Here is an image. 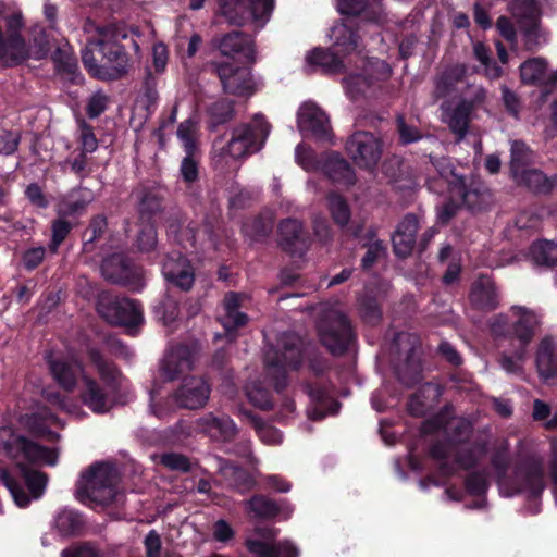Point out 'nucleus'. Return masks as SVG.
I'll return each instance as SVG.
<instances>
[{"label": "nucleus", "instance_id": "nucleus-3", "mask_svg": "<svg viewBox=\"0 0 557 557\" xmlns=\"http://www.w3.org/2000/svg\"><path fill=\"white\" fill-rule=\"evenodd\" d=\"M24 16L20 8L0 1V62L4 65L18 64L27 59L41 60L51 49L49 34L35 27L26 41Z\"/></svg>", "mask_w": 557, "mask_h": 557}, {"label": "nucleus", "instance_id": "nucleus-6", "mask_svg": "<svg viewBox=\"0 0 557 557\" xmlns=\"http://www.w3.org/2000/svg\"><path fill=\"white\" fill-rule=\"evenodd\" d=\"M541 324L539 314L523 306H512L507 312L496 314L488 321V331L495 341L516 339L518 345L529 347Z\"/></svg>", "mask_w": 557, "mask_h": 557}, {"label": "nucleus", "instance_id": "nucleus-31", "mask_svg": "<svg viewBox=\"0 0 557 557\" xmlns=\"http://www.w3.org/2000/svg\"><path fill=\"white\" fill-rule=\"evenodd\" d=\"M198 424L202 432L219 441H228L237 433L236 424L226 416L216 417L209 413L201 418Z\"/></svg>", "mask_w": 557, "mask_h": 557}, {"label": "nucleus", "instance_id": "nucleus-50", "mask_svg": "<svg viewBox=\"0 0 557 557\" xmlns=\"http://www.w3.org/2000/svg\"><path fill=\"white\" fill-rule=\"evenodd\" d=\"M246 394L252 405L260 409H269L271 399L267 389L256 383H249L246 386Z\"/></svg>", "mask_w": 557, "mask_h": 557}, {"label": "nucleus", "instance_id": "nucleus-45", "mask_svg": "<svg viewBox=\"0 0 557 557\" xmlns=\"http://www.w3.org/2000/svg\"><path fill=\"white\" fill-rule=\"evenodd\" d=\"M329 209L334 221L339 225H346L350 219V210L345 199L336 194L329 195Z\"/></svg>", "mask_w": 557, "mask_h": 557}, {"label": "nucleus", "instance_id": "nucleus-48", "mask_svg": "<svg viewBox=\"0 0 557 557\" xmlns=\"http://www.w3.org/2000/svg\"><path fill=\"white\" fill-rule=\"evenodd\" d=\"M89 202V196H85L83 191L76 190L71 193L59 206L62 214H74L82 211Z\"/></svg>", "mask_w": 557, "mask_h": 557}, {"label": "nucleus", "instance_id": "nucleus-5", "mask_svg": "<svg viewBox=\"0 0 557 557\" xmlns=\"http://www.w3.org/2000/svg\"><path fill=\"white\" fill-rule=\"evenodd\" d=\"M121 493L120 473L114 463L95 462L82 472L75 496L92 508L106 507L115 502Z\"/></svg>", "mask_w": 557, "mask_h": 557}, {"label": "nucleus", "instance_id": "nucleus-1", "mask_svg": "<svg viewBox=\"0 0 557 557\" xmlns=\"http://www.w3.org/2000/svg\"><path fill=\"white\" fill-rule=\"evenodd\" d=\"M87 354L96 367L99 380L85 374L72 354L66 358L50 359V370L57 382L67 391L74 389L78 377H81L79 398L82 404L95 413H106L120 401L119 392L123 377L119 370L104 360L96 348H88Z\"/></svg>", "mask_w": 557, "mask_h": 557}, {"label": "nucleus", "instance_id": "nucleus-43", "mask_svg": "<svg viewBox=\"0 0 557 557\" xmlns=\"http://www.w3.org/2000/svg\"><path fill=\"white\" fill-rule=\"evenodd\" d=\"M280 234L282 237V245L285 249L295 252L294 246L302 244L300 240L301 224L294 219H287L280 224Z\"/></svg>", "mask_w": 557, "mask_h": 557}, {"label": "nucleus", "instance_id": "nucleus-30", "mask_svg": "<svg viewBox=\"0 0 557 557\" xmlns=\"http://www.w3.org/2000/svg\"><path fill=\"white\" fill-rule=\"evenodd\" d=\"M518 486L512 492H506V495L511 496L516 493H524L529 497H537L544 491V475L540 468H531L528 470H520L516 474ZM500 491L505 493L504 483H500Z\"/></svg>", "mask_w": 557, "mask_h": 557}, {"label": "nucleus", "instance_id": "nucleus-46", "mask_svg": "<svg viewBox=\"0 0 557 557\" xmlns=\"http://www.w3.org/2000/svg\"><path fill=\"white\" fill-rule=\"evenodd\" d=\"M474 55L484 66L485 75L491 78H498L502 75V69L496 65L490 58L488 49L481 42H476L473 47Z\"/></svg>", "mask_w": 557, "mask_h": 557}, {"label": "nucleus", "instance_id": "nucleus-55", "mask_svg": "<svg viewBox=\"0 0 557 557\" xmlns=\"http://www.w3.org/2000/svg\"><path fill=\"white\" fill-rule=\"evenodd\" d=\"M61 557H100L99 550L90 544L73 545L61 553Z\"/></svg>", "mask_w": 557, "mask_h": 557}, {"label": "nucleus", "instance_id": "nucleus-21", "mask_svg": "<svg viewBox=\"0 0 557 557\" xmlns=\"http://www.w3.org/2000/svg\"><path fill=\"white\" fill-rule=\"evenodd\" d=\"M306 63L308 66L320 69L322 72L329 74L347 73L349 69L355 66L332 47L329 49L314 48L308 51L306 54Z\"/></svg>", "mask_w": 557, "mask_h": 557}, {"label": "nucleus", "instance_id": "nucleus-34", "mask_svg": "<svg viewBox=\"0 0 557 557\" xmlns=\"http://www.w3.org/2000/svg\"><path fill=\"white\" fill-rule=\"evenodd\" d=\"M101 272L107 280L125 285L131 283L133 274L131 265L121 255H113L104 259L101 265Z\"/></svg>", "mask_w": 557, "mask_h": 557}, {"label": "nucleus", "instance_id": "nucleus-52", "mask_svg": "<svg viewBox=\"0 0 557 557\" xmlns=\"http://www.w3.org/2000/svg\"><path fill=\"white\" fill-rule=\"evenodd\" d=\"M160 463L170 470L187 471L190 467L188 459L181 454H163L160 456Z\"/></svg>", "mask_w": 557, "mask_h": 557}, {"label": "nucleus", "instance_id": "nucleus-58", "mask_svg": "<svg viewBox=\"0 0 557 557\" xmlns=\"http://www.w3.org/2000/svg\"><path fill=\"white\" fill-rule=\"evenodd\" d=\"M232 113L233 108L228 100L216 102L210 108V114L216 124L228 120L232 116Z\"/></svg>", "mask_w": 557, "mask_h": 557}, {"label": "nucleus", "instance_id": "nucleus-56", "mask_svg": "<svg viewBox=\"0 0 557 557\" xmlns=\"http://www.w3.org/2000/svg\"><path fill=\"white\" fill-rule=\"evenodd\" d=\"M466 69L462 65H457L453 69H450L448 72H446L438 81H437V90L441 94H444L448 86L451 84L453 81H460L461 77L465 75Z\"/></svg>", "mask_w": 557, "mask_h": 557}, {"label": "nucleus", "instance_id": "nucleus-64", "mask_svg": "<svg viewBox=\"0 0 557 557\" xmlns=\"http://www.w3.org/2000/svg\"><path fill=\"white\" fill-rule=\"evenodd\" d=\"M496 28L502 37L507 41L513 44L516 41V29L512 22L506 17L500 16L496 22Z\"/></svg>", "mask_w": 557, "mask_h": 557}, {"label": "nucleus", "instance_id": "nucleus-9", "mask_svg": "<svg viewBox=\"0 0 557 557\" xmlns=\"http://www.w3.org/2000/svg\"><path fill=\"white\" fill-rule=\"evenodd\" d=\"M431 162L440 176L448 184L450 197L456 198L459 203L471 210H481L491 202V193L481 183H472L467 187L463 177L455 174L446 158L434 159L431 157Z\"/></svg>", "mask_w": 557, "mask_h": 557}, {"label": "nucleus", "instance_id": "nucleus-54", "mask_svg": "<svg viewBox=\"0 0 557 557\" xmlns=\"http://www.w3.org/2000/svg\"><path fill=\"white\" fill-rule=\"evenodd\" d=\"M469 494L482 496L487 490V480L483 473H473L466 481Z\"/></svg>", "mask_w": 557, "mask_h": 557}, {"label": "nucleus", "instance_id": "nucleus-36", "mask_svg": "<svg viewBox=\"0 0 557 557\" xmlns=\"http://www.w3.org/2000/svg\"><path fill=\"white\" fill-rule=\"evenodd\" d=\"M529 357L527 346L518 345L512 351H504L498 359L500 368L509 374H522Z\"/></svg>", "mask_w": 557, "mask_h": 557}, {"label": "nucleus", "instance_id": "nucleus-49", "mask_svg": "<svg viewBox=\"0 0 557 557\" xmlns=\"http://www.w3.org/2000/svg\"><path fill=\"white\" fill-rule=\"evenodd\" d=\"M154 312L158 319H160L164 325H170L178 317V307L175 300L166 297L158 306H156Z\"/></svg>", "mask_w": 557, "mask_h": 557}, {"label": "nucleus", "instance_id": "nucleus-44", "mask_svg": "<svg viewBox=\"0 0 557 557\" xmlns=\"http://www.w3.org/2000/svg\"><path fill=\"white\" fill-rule=\"evenodd\" d=\"M513 177L519 184H523L535 191H546L549 189V183L541 171L527 168L521 173L513 175Z\"/></svg>", "mask_w": 557, "mask_h": 557}, {"label": "nucleus", "instance_id": "nucleus-10", "mask_svg": "<svg viewBox=\"0 0 557 557\" xmlns=\"http://www.w3.org/2000/svg\"><path fill=\"white\" fill-rule=\"evenodd\" d=\"M274 0H218L216 14L228 24L242 26L249 22L258 27L269 21Z\"/></svg>", "mask_w": 557, "mask_h": 557}, {"label": "nucleus", "instance_id": "nucleus-51", "mask_svg": "<svg viewBox=\"0 0 557 557\" xmlns=\"http://www.w3.org/2000/svg\"><path fill=\"white\" fill-rule=\"evenodd\" d=\"M397 129L403 144H411L419 140L422 135L414 125L408 124L403 116L397 119Z\"/></svg>", "mask_w": 557, "mask_h": 557}, {"label": "nucleus", "instance_id": "nucleus-29", "mask_svg": "<svg viewBox=\"0 0 557 557\" xmlns=\"http://www.w3.org/2000/svg\"><path fill=\"white\" fill-rule=\"evenodd\" d=\"M216 47L223 55H242L246 60L253 59V46L249 37L240 32H232L216 40Z\"/></svg>", "mask_w": 557, "mask_h": 557}, {"label": "nucleus", "instance_id": "nucleus-47", "mask_svg": "<svg viewBox=\"0 0 557 557\" xmlns=\"http://www.w3.org/2000/svg\"><path fill=\"white\" fill-rule=\"evenodd\" d=\"M343 85L346 94L350 98H356L370 87L371 82L368 77H364L361 74L350 73L343 78Z\"/></svg>", "mask_w": 557, "mask_h": 557}, {"label": "nucleus", "instance_id": "nucleus-22", "mask_svg": "<svg viewBox=\"0 0 557 557\" xmlns=\"http://www.w3.org/2000/svg\"><path fill=\"white\" fill-rule=\"evenodd\" d=\"M483 453V447L475 446L473 448H469L466 446L457 447L453 444H437L432 448V455L436 459H445L446 461L441 466V470L445 474H449L451 470L447 468V463L450 458H454L455 461L461 468H469L475 463L479 456Z\"/></svg>", "mask_w": 557, "mask_h": 557}, {"label": "nucleus", "instance_id": "nucleus-39", "mask_svg": "<svg viewBox=\"0 0 557 557\" xmlns=\"http://www.w3.org/2000/svg\"><path fill=\"white\" fill-rule=\"evenodd\" d=\"M83 524L78 512L70 509L60 510L54 518V527L62 535L74 534Z\"/></svg>", "mask_w": 557, "mask_h": 557}, {"label": "nucleus", "instance_id": "nucleus-7", "mask_svg": "<svg viewBox=\"0 0 557 557\" xmlns=\"http://www.w3.org/2000/svg\"><path fill=\"white\" fill-rule=\"evenodd\" d=\"M329 39L332 48L339 52L355 66L358 62L364 64V74L375 78L376 81L386 79L392 70L389 65L381 60L364 61L358 34L347 24H335L329 33Z\"/></svg>", "mask_w": 557, "mask_h": 557}, {"label": "nucleus", "instance_id": "nucleus-2", "mask_svg": "<svg viewBox=\"0 0 557 557\" xmlns=\"http://www.w3.org/2000/svg\"><path fill=\"white\" fill-rule=\"evenodd\" d=\"M0 451L15 461L23 484L27 488L25 491L5 469L0 468V480L9 490L14 503L24 508L30 502L39 499L45 493L48 478L40 471L29 469L26 462L54 466L58 462V451L26 440L8 426L0 428Z\"/></svg>", "mask_w": 557, "mask_h": 557}, {"label": "nucleus", "instance_id": "nucleus-17", "mask_svg": "<svg viewBox=\"0 0 557 557\" xmlns=\"http://www.w3.org/2000/svg\"><path fill=\"white\" fill-rule=\"evenodd\" d=\"M297 126L304 136L326 138L331 126L325 112L314 102H304L297 112Z\"/></svg>", "mask_w": 557, "mask_h": 557}, {"label": "nucleus", "instance_id": "nucleus-4", "mask_svg": "<svg viewBox=\"0 0 557 557\" xmlns=\"http://www.w3.org/2000/svg\"><path fill=\"white\" fill-rule=\"evenodd\" d=\"M85 32L90 34L82 59L87 71L96 78L119 79L129 69V62L123 48L119 45L115 34L110 28H100L87 23Z\"/></svg>", "mask_w": 557, "mask_h": 557}, {"label": "nucleus", "instance_id": "nucleus-42", "mask_svg": "<svg viewBox=\"0 0 557 557\" xmlns=\"http://www.w3.org/2000/svg\"><path fill=\"white\" fill-rule=\"evenodd\" d=\"M243 414L245 418L251 423V425L256 429V432L259 438L268 445H276L282 442L281 432L265 423H262L257 417L251 414L250 412L244 411Z\"/></svg>", "mask_w": 557, "mask_h": 557}, {"label": "nucleus", "instance_id": "nucleus-57", "mask_svg": "<svg viewBox=\"0 0 557 557\" xmlns=\"http://www.w3.org/2000/svg\"><path fill=\"white\" fill-rule=\"evenodd\" d=\"M71 230L69 222L64 220H57L52 225V243L50 248L52 251H57L60 244L64 240Z\"/></svg>", "mask_w": 557, "mask_h": 557}, {"label": "nucleus", "instance_id": "nucleus-33", "mask_svg": "<svg viewBox=\"0 0 557 557\" xmlns=\"http://www.w3.org/2000/svg\"><path fill=\"white\" fill-rule=\"evenodd\" d=\"M471 302L480 309H494L498 306V296L493 281L487 276L480 277L470 294Z\"/></svg>", "mask_w": 557, "mask_h": 557}, {"label": "nucleus", "instance_id": "nucleus-24", "mask_svg": "<svg viewBox=\"0 0 557 557\" xmlns=\"http://www.w3.org/2000/svg\"><path fill=\"white\" fill-rule=\"evenodd\" d=\"M474 98L471 101L465 100L454 110H445L443 114L444 121L449 125L450 129L462 137L468 128L469 112L472 104L480 103L485 99V90L480 87H473Z\"/></svg>", "mask_w": 557, "mask_h": 557}, {"label": "nucleus", "instance_id": "nucleus-32", "mask_svg": "<svg viewBox=\"0 0 557 557\" xmlns=\"http://www.w3.org/2000/svg\"><path fill=\"white\" fill-rule=\"evenodd\" d=\"M248 297L245 294L228 293L223 301L224 315L221 318V322L230 335L231 330L239 327L246 324L248 318L245 313L238 311V308L243 306L244 301Z\"/></svg>", "mask_w": 557, "mask_h": 557}, {"label": "nucleus", "instance_id": "nucleus-37", "mask_svg": "<svg viewBox=\"0 0 557 557\" xmlns=\"http://www.w3.org/2000/svg\"><path fill=\"white\" fill-rule=\"evenodd\" d=\"M219 469L223 478L232 485L249 488L253 483L252 473L228 461H220Z\"/></svg>", "mask_w": 557, "mask_h": 557}, {"label": "nucleus", "instance_id": "nucleus-25", "mask_svg": "<svg viewBox=\"0 0 557 557\" xmlns=\"http://www.w3.org/2000/svg\"><path fill=\"white\" fill-rule=\"evenodd\" d=\"M196 124L191 120L183 122L177 128V137L182 141L185 149L186 157L182 161L181 173L186 182H194L198 175L197 163L193 159L196 145L194 141V134Z\"/></svg>", "mask_w": 557, "mask_h": 557}, {"label": "nucleus", "instance_id": "nucleus-27", "mask_svg": "<svg viewBox=\"0 0 557 557\" xmlns=\"http://www.w3.org/2000/svg\"><path fill=\"white\" fill-rule=\"evenodd\" d=\"M535 364L543 381L557 377V343L553 337L545 336L539 343Z\"/></svg>", "mask_w": 557, "mask_h": 557}, {"label": "nucleus", "instance_id": "nucleus-12", "mask_svg": "<svg viewBox=\"0 0 557 557\" xmlns=\"http://www.w3.org/2000/svg\"><path fill=\"white\" fill-rule=\"evenodd\" d=\"M271 131V126L263 115L256 114L251 124L240 125L232 133L226 146L227 156L232 159L244 158L259 151Z\"/></svg>", "mask_w": 557, "mask_h": 557}, {"label": "nucleus", "instance_id": "nucleus-20", "mask_svg": "<svg viewBox=\"0 0 557 557\" xmlns=\"http://www.w3.org/2000/svg\"><path fill=\"white\" fill-rule=\"evenodd\" d=\"M209 395L210 388L203 379L188 376L183 380L182 385L174 394V399L181 407L197 409L206 405Z\"/></svg>", "mask_w": 557, "mask_h": 557}, {"label": "nucleus", "instance_id": "nucleus-59", "mask_svg": "<svg viewBox=\"0 0 557 557\" xmlns=\"http://www.w3.org/2000/svg\"><path fill=\"white\" fill-rule=\"evenodd\" d=\"M157 244V233L152 224H146L138 236V246L141 250L148 251Z\"/></svg>", "mask_w": 557, "mask_h": 557}, {"label": "nucleus", "instance_id": "nucleus-26", "mask_svg": "<svg viewBox=\"0 0 557 557\" xmlns=\"http://www.w3.org/2000/svg\"><path fill=\"white\" fill-rule=\"evenodd\" d=\"M20 423L27 431L47 437L48 440H54L58 437L57 432L52 430V428H63L61 420L50 413L46 408H41L30 416H23Z\"/></svg>", "mask_w": 557, "mask_h": 557}, {"label": "nucleus", "instance_id": "nucleus-61", "mask_svg": "<svg viewBox=\"0 0 557 557\" xmlns=\"http://www.w3.org/2000/svg\"><path fill=\"white\" fill-rule=\"evenodd\" d=\"M107 107V96L101 92L94 94L87 106V112L90 117L100 115Z\"/></svg>", "mask_w": 557, "mask_h": 557}, {"label": "nucleus", "instance_id": "nucleus-38", "mask_svg": "<svg viewBox=\"0 0 557 557\" xmlns=\"http://www.w3.org/2000/svg\"><path fill=\"white\" fill-rule=\"evenodd\" d=\"M530 257L539 265H553L557 262V244L549 240L534 243Z\"/></svg>", "mask_w": 557, "mask_h": 557}, {"label": "nucleus", "instance_id": "nucleus-28", "mask_svg": "<svg viewBox=\"0 0 557 557\" xmlns=\"http://www.w3.org/2000/svg\"><path fill=\"white\" fill-rule=\"evenodd\" d=\"M419 226V220L414 214L406 215L398 224L392 237L394 251L397 256L407 257L410 255Z\"/></svg>", "mask_w": 557, "mask_h": 557}, {"label": "nucleus", "instance_id": "nucleus-60", "mask_svg": "<svg viewBox=\"0 0 557 557\" xmlns=\"http://www.w3.org/2000/svg\"><path fill=\"white\" fill-rule=\"evenodd\" d=\"M147 557H161V539L157 531L151 530L145 537Z\"/></svg>", "mask_w": 557, "mask_h": 557}, {"label": "nucleus", "instance_id": "nucleus-63", "mask_svg": "<svg viewBox=\"0 0 557 557\" xmlns=\"http://www.w3.org/2000/svg\"><path fill=\"white\" fill-rule=\"evenodd\" d=\"M337 11L341 14L356 15L363 10V2L361 0H335Z\"/></svg>", "mask_w": 557, "mask_h": 557}, {"label": "nucleus", "instance_id": "nucleus-18", "mask_svg": "<svg viewBox=\"0 0 557 557\" xmlns=\"http://www.w3.org/2000/svg\"><path fill=\"white\" fill-rule=\"evenodd\" d=\"M262 540L248 539L246 544L252 554L258 557H298V549L288 541L273 544L270 542L275 536V532L269 530H257Z\"/></svg>", "mask_w": 557, "mask_h": 557}, {"label": "nucleus", "instance_id": "nucleus-15", "mask_svg": "<svg viewBox=\"0 0 557 557\" xmlns=\"http://www.w3.org/2000/svg\"><path fill=\"white\" fill-rule=\"evenodd\" d=\"M346 151L358 166L372 169L381 158L382 143L372 133L356 132L348 138Z\"/></svg>", "mask_w": 557, "mask_h": 557}, {"label": "nucleus", "instance_id": "nucleus-11", "mask_svg": "<svg viewBox=\"0 0 557 557\" xmlns=\"http://www.w3.org/2000/svg\"><path fill=\"white\" fill-rule=\"evenodd\" d=\"M295 154L297 163L306 171H322L333 182L347 186L355 183L352 169L337 153H331L317 159L309 148L298 145Z\"/></svg>", "mask_w": 557, "mask_h": 557}, {"label": "nucleus", "instance_id": "nucleus-40", "mask_svg": "<svg viewBox=\"0 0 557 557\" xmlns=\"http://www.w3.org/2000/svg\"><path fill=\"white\" fill-rule=\"evenodd\" d=\"M547 70L546 61L542 58H533L520 66L521 79L528 84H541Z\"/></svg>", "mask_w": 557, "mask_h": 557}, {"label": "nucleus", "instance_id": "nucleus-53", "mask_svg": "<svg viewBox=\"0 0 557 557\" xmlns=\"http://www.w3.org/2000/svg\"><path fill=\"white\" fill-rule=\"evenodd\" d=\"M48 399L52 405L58 406L63 411L72 414L76 418L84 416V410L82 409V406L74 403L71 399H65L58 394L50 395L48 397Z\"/></svg>", "mask_w": 557, "mask_h": 557}, {"label": "nucleus", "instance_id": "nucleus-8", "mask_svg": "<svg viewBox=\"0 0 557 557\" xmlns=\"http://www.w3.org/2000/svg\"><path fill=\"white\" fill-rule=\"evenodd\" d=\"M302 357V341L296 334H284L280 338L277 347L270 348L265 352L267 374L277 389L285 386L287 371L296 369L301 363Z\"/></svg>", "mask_w": 557, "mask_h": 557}, {"label": "nucleus", "instance_id": "nucleus-62", "mask_svg": "<svg viewBox=\"0 0 557 557\" xmlns=\"http://www.w3.org/2000/svg\"><path fill=\"white\" fill-rule=\"evenodd\" d=\"M152 59L156 72L162 73L168 64V49L163 44H157L153 46Z\"/></svg>", "mask_w": 557, "mask_h": 557}, {"label": "nucleus", "instance_id": "nucleus-23", "mask_svg": "<svg viewBox=\"0 0 557 557\" xmlns=\"http://www.w3.org/2000/svg\"><path fill=\"white\" fill-rule=\"evenodd\" d=\"M162 273L166 281L182 289H189L195 280L191 264L178 251H173L166 257L162 265Z\"/></svg>", "mask_w": 557, "mask_h": 557}, {"label": "nucleus", "instance_id": "nucleus-19", "mask_svg": "<svg viewBox=\"0 0 557 557\" xmlns=\"http://www.w3.org/2000/svg\"><path fill=\"white\" fill-rule=\"evenodd\" d=\"M196 350L187 346L171 348L162 360L160 372L165 380H175L191 370Z\"/></svg>", "mask_w": 557, "mask_h": 557}, {"label": "nucleus", "instance_id": "nucleus-14", "mask_svg": "<svg viewBox=\"0 0 557 557\" xmlns=\"http://www.w3.org/2000/svg\"><path fill=\"white\" fill-rule=\"evenodd\" d=\"M97 310L109 323L128 329H134L144 320L143 308L136 300L127 298L112 300L108 294H101Z\"/></svg>", "mask_w": 557, "mask_h": 557}, {"label": "nucleus", "instance_id": "nucleus-35", "mask_svg": "<svg viewBox=\"0 0 557 557\" xmlns=\"http://www.w3.org/2000/svg\"><path fill=\"white\" fill-rule=\"evenodd\" d=\"M248 511L257 518H272L282 515L284 519H287L293 509L287 506L285 510L281 509L278 505L271 502L263 496L252 497L247 503Z\"/></svg>", "mask_w": 557, "mask_h": 557}, {"label": "nucleus", "instance_id": "nucleus-16", "mask_svg": "<svg viewBox=\"0 0 557 557\" xmlns=\"http://www.w3.org/2000/svg\"><path fill=\"white\" fill-rule=\"evenodd\" d=\"M216 71L223 89L227 94L238 97H250L258 88V84L247 66L221 63L218 65Z\"/></svg>", "mask_w": 557, "mask_h": 557}, {"label": "nucleus", "instance_id": "nucleus-41", "mask_svg": "<svg viewBox=\"0 0 557 557\" xmlns=\"http://www.w3.org/2000/svg\"><path fill=\"white\" fill-rule=\"evenodd\" d=\"M532 161V151L522 141H512L510 161L512 175L521 173V171L527 169Z\"/></svg>", "mask_w": 557, "mask_h": 557}, {"label": "nucleus", "instance_id": "nucleus-13", "mask_svg": "<svg viewBox=\"0 0 557 557\" xmlns=\"http://www.w3.org/2000/svg\"><path fill=\"white\" fill-rule=\"evenodd\" d=\"M319 336L332 354H341L350 344L352 331L346 315L339 309H331L319 324Z\"/></svg>", "mask_w": 557, "mask_h": 557}]
</instances>
